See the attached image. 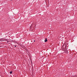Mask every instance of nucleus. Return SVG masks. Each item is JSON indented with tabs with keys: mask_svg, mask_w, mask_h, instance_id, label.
I'll list each match as a JSON object with an SVG mask.
<instances>
[{
	"mask_svg": "<svg viewBox=\"0 0 77 77\" xmlns=\"http://www.w3.org/2000/svg\"><path fill=\"white\" fill-rule=\"evenodd\" d=\"M47 41H48L47 40V38H46L45 40V42H47Z\"/></svg>",
	"mask_w": 77,
	"mask_h": 77,
	"instance_id": "f257e3e1",
	"label": "nucleus"
},
{
	"mask_svg": "<svg viewBox=\"0 0 77 77\" xmlns=\"http://www.w3.org/2000/svg\"><path fill=\"white\" fill-rule=\"evenodd\" d=\"M12 71H11V72H10V74H12Z\"/></svg>",
	"mask_w": 77,
	"mask_h": 77,
	"instance_id": "f03ea898",
	"label": "nucleus"
},
{
	"mask_svg": "<svg viewBox=\"0 0 77 77\" xmlns=\"http://www.w3.org/2000/svg\"><path fill=\"white\" fill-rule=\"evenodd\" d=\"M73 77H77V75H75V76H73Z\"/></svg>",
	"mask_w": 77,
	"mask_h": 77,
	"instance_id": "7ed1b4c3",
	"label": "nucleus"
},
{
	"mask_svg": "<svg viewBox=\"0 0 77 77\" xmlns=\"http://www.w3.org/2000/svg\"><path fill=\"white\" fill-rule=\"evenodd\" d=\"M32 27V25H31V26H30V27Z\"/></svg>",
	"mask_w": 77,
	"mask_h": 77,
	"instance_id": "20e7f679",
	"label": "nucleus"
},
{
	"mask_svg": "<svg viewBox=\"0 0 77 77\" xmlns=\"http://www.w3.org/2000/svg\"><path fill=\"white\" fill-rule=\"evenodd\" d=\"M14 47H16V46H15Z\"/></svg>",
	"mask_w": 77,
	"mask_h": 77,
	"instance_id": "39448f33",
	"label": "nucleus"
},
{
	"mask_svg": "<svg viewBox=\"0 0 77 77\" xmlns=\"http://www.w3.org/2000/svg\"><path fill=\"white\" fill-rule=\"evenodd\" d=\"M34 42H35V40H34Z\"/></svg>",
	"mask_w": 77,
	"mask_h": 77,
	"instance_id": "423d86ee",
	"label": "nucleus"
}]
</instances>
